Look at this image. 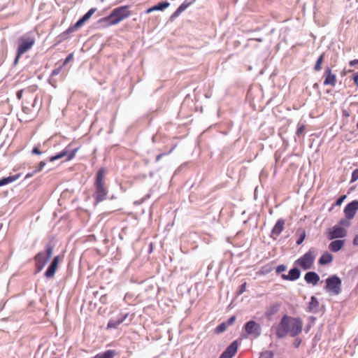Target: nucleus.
Segmentation results:
<instances>
[{"label": "nucleus", "instance_id": "obj_6", "mask_svg": "<svg viewBox=\"0 0 358 358\" xmlns=\"http://www.w3.org/2000/svg\"><path fill=\"white\" fill-rule=\"evenodd\" d=\"M326 284V291L331 294L337 295L341 292V280L338 276L333 275L327 278Z\"/></svg>", "mask_w": 358, "mask_h": 358}, {"label": "nucleus", "instance_id": "obj_12", "mask_svg": "<svg viewBox=\"0 0 358 358\" xmlns=\"http://www.w3.org/2000/svg\"><path fill=\"white\" fill-rule=\"evenodd\" d=\"M77 150H78V148H76L73 150L69 152V150L65 149L63 151H62L60 153L57 154V155H55V156L50 157V161L54 162V161L61 159L65 156H67L66 160L69 161L75 157Z\"/></svg>", "mask_w": 358, "mask_h": 358}, {"label": "nucleus", "instance_id": "obj_37", "mask_svg": "<svg viewBox=\"0 0 358 358\" xmlns=\"http://www.w3.org/2000/svg\"><path fill=\"white\" fill-rule=\"evenodd\" d=\"M236 321V316L233 315L231 316L227 321V326L231 325L234 323Z\"/></svg>", "mask_w": 358, "mask_h": 358}, {"label": "nucleus", "instance_id": "obj_7", "mask_svg": "<svg viewBox=\"0 0 358 358\" xmlns=\"http://www.w3.org/2000/svg\"><path fill=\"white\" fill-rule=\"evenodd\" d=\"M244 329L246 333L245 335L243 334V337L247 338L249 336L256 338L261 334V327L255 321L250 320L245 323Z\"/></svg>", "mask_w": 358, "mask_h": 358}, {"label": "nucleus", "instance_id": "obj_42", "mask_svg": "<svg viewBox=\"0 0 358 358\" xmlns=\"http://www.w3.org/2000/svg\"><path fill=\"white\" fill-rule=\"evenodd\" d=\"M305 129V127L303 125H301L300 127H299L298 129H297V134H299L301 133H302Z\"/></svg>", "mask_w": 358, "mask_h": 358}, {"label": "nucleus", "instance_id": "obj_28", "mask_svg": "<svg viewBox=\"0 0 358 358\" xmlns=\"http://www.w3.org/2000/svg\"><path fill=\"white\" fill-rule=\"evenodd\" d=\"M185 10V9L184 6H181V5H180V6L177 8V10H176L173 13V15H171V18H175V17H178V16L180 15V13H181L182 12H183Z\"/></svg>", "mask_w": 358, "mask_h": 358}, {"label": "nucleus", "instance_id": "obj_15", "mask_svg": "<svg viewBox=\"0 0 358 358\" xmlns=\"http://www.w3.org/2000/svg\"><path fill=\"white\" fill-rule=\"evenodd\" d=\"M336 83V76L331 73L330 68H327L325 71V79L324 81V85L335 86Z\"/></svg>", "mask_w": 358, "mask_h": 358}, {"label": "nucleus", "instance_id": "obj_49", "mask_svg": "<svg viewBox=\"0 0 358 358\" xmlns=\"http://www.w3.org/2000/svg\"><path fill=\"white\" fill-rule=\"evenodd\" d=\"M304 236H302L301 238H299V239L296 241V243H297L298 245L301 244V243L303 242V239H304Z\"/></svg>", "mask_w": 358, "mask_h": 358}, {"label": "nucleus", "instance_id": "obj_40", "mask_svg": "<svg viewBox=\"0 0 358 358\" xmlns=\"http://www.w3.org/2000/svg\"><path fill=\"white\" fill-rule=\"evenodd\" d=\"M246 282H244L241 286V288H240V291H239V294H242L245 291V288H246Z\"/></svg>", "mask_w": 358, "mask_h": 358}, {"label": "nucleus", "instance_id": "obj_16", "mask_svg": "<svg viewBox=\"0 0 358 358\" xmlns=\"http://www.w3.org/2000/svg\"><path fill=\"white\" fill-rule=\"evenodd\" d=\"M301 275L300 271L297 268H293L289 270L287 275H282V278L287 280H296L299 278Z\"/></svg>", "mask_w": 358, "mask_h": 358}, {"label": "nucleus", "instance_id": "obj_51", "mask_svg": "<svg viewBox=\"0 0 358 358\" xmlns=\"http://www.w3.org/2000/svg\"><path fill=\"white\" fill-rule=\"evenodd\" d=\"M334 206H331V208L329 209V210H331L334 208Z\"/></svg>", "mask_w": 358, "mask_h": 358}, {"label": "nucleus", "instance_id": "obj_44", "mask_svg": "<svg viewBox=\"0 0 358 358\" xmlns=\"http://www.w3.org/2000/svg\"><path fill=\"white\" fill-rule=\"evenodd\" d=\"M21 55H19V52L17 51V56H16V57H15V61H14L15 64H17L18 60H19V59H20V56H21Z\"/></svg>", "mask_w": 358, "mask_h": 358}, {"label": "nucleus", "instance_id": "obj_33", "mask_svg": "<svg viewBox=\"0 0 358 358\" xmlns=\"http://www.w3.org/2000/svg\"><path fill=\"white\" fill-rule=\"evenodd\" d=\"M45 165V162H41L40 164L34 169V172L37 173V172L41 171Z\"/></svg>", "mask_w": 358, "mask_h": 358}, {"label": "nucleus", "instance_id": "obj_26", "mask_svg": "<svg viewBox=\"0 0 358 358\" xmlns=\"http://www.w3.org/2000/svg\"><path fill=\"white\" fill-rule=\"evenodd\" d=\"M170 3L169 2H162L155 6V10H163L164 9L168 8Z\"/></svg>", "mask_w": 358, "mask_h": 358}, {"label": "nucleus", "instance_id": "obj_9", "mask_svg": "<svg viewBox=\"0 0 358 358\" xmlns=\"http://www.w3.org/2000/svg\"><path fill=\"white\" fill-rule=\"evenodd\" d=\"M347 235V231L341 226H334L328 230V238L333 240L338 238H344Z\"/></svg>", "mask_w": 358, "mask_h": 358}, {"label": "nucleus", "instance_id": "obj_14", "mask_svg": "<svg viewBox=\"0 0 358 358\" xmlns=\"http://www.w3.org/2000/svg\"><path fill=\"white\" fill-rule=\"evenodd\" d=\"M59 260V256H56L54 257L51 264L50 265L48 270L45 273V275L46 278H50L54 276L58 266Z\"/></svg>", "mask_w": 358, "mask_h": 358}, {"label": "nucleus", "instance_id": "obj_2", "mask_svg": "<svg viewBox=\"0 0 358 358\" xmlns=\"http://www.w3.org/2000/svg\"><path fill=\"white\" fill-rule=\"evenodd\" d=\"M105 171L103 169H101L99 171L96 175V192L94 194V198L96 199V202L99 203L106 199L107 196V189L104 187L103 184V176Z\"/></svg>", "mask_w": 358, "mask_h": 358}, {"label": "nucleus", "instance_id": "obj_19", "mask_svg": "<svg viewBox=\"0 0 358 358\" xmlns=\"http://www.w3.org/2000/svg\"><path fill=\"white\" fill-rule=\"evenodd\" d=\"M285 221L283 220H278L275 226L272 229L271 234L273 236H279L284 229Z\"/></svg>", "mask_w": 358, "mask_h": 358}, {"label": "nucleus", "instance_id": "obj_45", "mask_svg": "<svg viewBox=\"0 0 358 358\" xmlns=\"http://www.w3.org/2000/svg\"><path fill=\"white\" fill-rule=\"evenodd\" d=\"M36 173V172H34V170L32 172L27 173V174L26 175L25 178H31V177H32V176H33Z\"/></svg>", "mask_w": 358, "mask_h": 358}, {"label": "nucleus", "instance_id": "obj_17", "mask_svg": "<svg viewBox=\"0 0 358 358\" xmlns=\"http://www.w3.org/2000/svg\"><path fill=\"white\" fill-rule=\"evenodd\" d=\"M304 279L307 283L315 285L320 280V276L315 272L310 271L306 273Z\"/></svg>", "mask_w": 358, "mask_h": 358}, {"label": "nucleus", "instance_id": "obj_46", "mask_svg": "<svg viewBox=\"0 0 358 358\" xmlns=\"http://www.w3.org/2000/svg\"><path fill=\"white\" fill-rule=\"evenodd\" d=\"M155 10H155V6H152V7H151V8H148V9L146 10V13H151V12H152V11H155Z\"/></svg>", "mask_w": 358, "mask_h": 358}, {"label": "nucleus", "instance_id": "obj_35", "mask_svg": "<svg viewBox=\"0 0 358 358\" xmlns=\"http://www.w3.org/2000/svg\"><path fill=\"white\" fill-rule=\"evenodd\" d=\"M345 198H346V195L342 196L338 199H337L335 205L336 206L341 205V203L343 202V201L345 199Z\"/></svg>", "mask_w": 358, "mask_h": 358}, {"label": "nucleus", "instance_id": "obj_27", "mask_svg": "<svg viewBox=\"0 0 358 358\" xmlns=\"http://www.w3.org/2000/svg\"><path fill=\"white\" fill-rule=\"evenodd\" d=\"M227 327V323L222 322L216 327L215 332L217 334H220L226 330Z\"/></svg>", "mask_w": 358, "mask_h": 358}, {"label": "nucleus", "instance_id": "obj_21", "mask_svg": "<svg viewBox=\"0 0 358 358\" xmlns=\"http://www.w3.org/2000/svg\"><path fill=\"white\" fill-rule=\"evenodd\" d=\"M333 260V256L329 252H324L319 259V264L321 265H325L329 264Z\"/></svg>", "mask_w": 358, "mask_h": 358}, {"label": "nucleus", "instance_id": "obj_34", "mask_svg": "<svg viewBox=\"0 0 358 358\" xmlns=\"http://www.w3.org/2000/svg\"><path fill=\"white\" fill-rule=\"evenodd\" d=\"M285 270H286V266L284 265H279L276 267V272L278 273L285 271Z\"/></svg>", "mask_w": 358, "mask_h": 358}, {"label": "nucleus", "instance_id": "obj_24", "mask_svg": "<svg viewBox=\"0 0 358 358\" xmlns=\"http://www.w3.org/2000/svg\"><path fill=\"white\" fill-rule=\"evenodd\" d=\"M85 22L83 17L80 18L79 20L77 21V22L73 25V27H70L67 31L71 32L76 29L77 28L80 27Z\"/></svg>", "mask_w": 358, "mask_h": 358}, {"label": "nucleus", "instance_id": "obj_43", "mask_svg": "<svg viewBox=\"0 0 358 358\" xmlns=\"http://www.w3.org/2000/svg\"><path fill=\"white\" fill-rule=\"evenodd\" d=\"M41 152L38 148H34L32 150V154L40 155Z\"/></svg>", "mask_w": 358, "mask_h": 358}, {"label": "nucleus", "instance_id": "obj_5", "mask_svg": "<svg viewBox=\"0 0 358 358\" xmlns=\"http://www.w3.org/2000/svg\"><path fill=\"white\" fill-rule=\"evenodd\" d=\"M52 255V248L48 246L45 252H41L35 257L36 266L38 271H41Z\"/></svg>", "mask_w": 358, "mask_h": 358}, {"label": "nucleus", "instance_id": "obj_38", "mask_svg": "<svg viewBox=\"0 0 358 358\" xmlns=\"http://www.w3.org/2000/svg\"><path fill=\"white\" fill-rule=\"evenodd\" d=\"M61 70H62V67L54 69L51 73V76H55L58 75L61 72Z\"/></svg>", "mask_w": 358, "mask_h": 358}, {"label": "nucleus", "instance_id": "obj_10", "mask_svg": "<svg viewBox=\"0 0 358 358\" xmlns=\"http://www.w3.org/2000/svg\"><path fill=\"white\" fill-rule=\"evenodd\" d=\"M358 210V201L354 200L346 205L344 208V213L347 219L352 220Z\"/></svg>", "mask_w": 358, "mask_h": 358}, {"label": "nucleus", "instance_id": "obj_29", "mask_svg": "<svg viewBox=\"0 0 358 358\" xmlns=\"http://www.w3.org/2000/svg\"><path fill=\"white\" fill-rule=\"evenodd\" d=\"M96 11V8H92L90 9L83 16V17L85 21L89 20L90 17L94 14V13Z\"/></svg>", "mask_w": 358, "mask_h": 358}, {"label": "nucleus", "instance_id": "obj_23", "mask_svg": "<svg viewBox=\"0 0 358 358\" xmlns=\"http://www.w3.org/2000/svg\"><path fill=\"white\" fill-rule=\"evenodd\" d=\"M318 306H319V302H318V300L317 299V298L315 296H312L310 299V301L309 303L308 310L310 312H312L314 310H315L318 307Z\"/></svg>", "mask_w": 358, "mask_h": 358}, {"label": "nucleus", "instance_id": "obj_39", "mask_svg": "<svg viewBox=\"0 0 358 358\" xmlns=\"http://www.w3.org/2000/svg\"><path fill=\"white\" fill-rule=\"evenodd\" d=\"M352 79L357 87H358V73L353 75Z\"/></svg>", "mask_w": 358, "mask_h": 358}, {"label": "nucleus", "instance_id": "obj_48", "mask_svg": "<svg viewBox=\"0 0 358 358\" xmlns=\"http://www.w3.org/2000/svg\"><path fill=\"white\" fill-rule=\"evenodd\" d=\"M164 154H163V153H161V154L158 155L157 156V157H156V161H157V162L159 161V160H160V159H161V158L162 157V156H164Z\"/></svg>", "mask_w": 358, "mask_h": 358}, {"label": "nucleus", "instance_id": "obj_25", "mask_svg": "<svg viewBox=\"0 0 358 358\" xmlns=\"http://www.w3.org/2000/svg\"><path fill=\"white\" fill-rule=\"evenodd\" d=\"M323 59H324V54L321 55L316 62V64L314 67V69L316 71L321 70V66L323 62Z\"/></svg>", "mask_w": 358, "mask_h": 358}, {"label": "nucleus", "instance_id": "obj_11", "mask_svg": "<svg viewBox=\"0 0 358 358\" xmlns=\"http://www.w3.org/2000/svg\"><path fill=\"white\" fill-rule=\"evenodd\" d=\"M238 343L237 341H233L227 349L222 352L220 358H232L237 352Z\"/></svg>", "mask_w": 358, "mask_h": 358}, {"label": "nucleus", "instance_id": "obj_22", "mask_svg": "<svg viewBox=\"0 0 358 358\" xmlns=\"http://www.w3.org/2000/svg\"><path fill=\"white\" fill-rule=\"evenodd\" d=\"M19 176H11L0 180V186H3L16 180Z\"/></svg>", "mask_w": 358, "mask_h": 358}, {"label": "nucleus", "instance_id": "obj_30", "mask_svg": "<svg viewBox=\"0 0 358 358\" xmlns=\"http://www.w3.org/2000/svg\"><path fill=\"white\" fill-rule=\"evenodd\" d=\"M196 0H185V1L181 4V6H184L186 10L189 6H191Z\"/></svg>", "mask_w": 358, "mask_h": 358}, {"label": "nucleus", "instance_id": "obj_31", "mask_svg": "<svg viewBox=\"0 0 358 358\" xmlns=\"http://www.w3.org/2000/svg\"><path fill=\"white\" fill-rule=\"evenodd\" d=\"M358 180V169L353 171L352 173L351 182H355Z\"/></svg>", "mask_w": 358, "mask_h": 358}, {"label": "nucleus", "instance_id": "obj_41", "mask_svg": "<svg viewBox=\"0 0 358 358\" xmlns=\"http://www.w3.org/2000/svg\"><path fill=\"white\" fill-rule=\"evenodd\" d=\"M349 64H350V66H355V65L358 64V59L351 60L349 62Z\"/></svg>", "mask_w": 358, "mask_h": 358}, {"label": "nucleus", "instance_id": "obj_32", "mask_svg": "<svg viewBox=\"0 0 358 358\" xmlns=\"http://www.w3.org/2000/svg\"><path fill=\"white\" fill-rule=\"evenodd\" d=\"M350 220H348V219H342L340 222H339V225L341 227V226H345V227H348L350 226Z\"/></svg>", "mask_w": 358, "mask_h": 358}, {"label": "nucleus", "instance_id": "obj_3", "mask_svg": "<svg viewBox=\"0 0 358 358\" xmlns=\"http://www.w3.org/2000/svg\"><path fill=\"white\" fill-rule=\"evenodd\" d=\"M130 15L131 12L129 10V6H120L112 11L108 17V20L110 21V24L114 25L126 19Z\"/></svg>", "mask_w": 358, "mask_h": 358}, {"label": "nucleus", "instance_id": "obj_4", "mask_svg": "<svg viewBox=\"0 0 358 358\" xmlns=\"http://www.w3.org/2000/svg\"><path fill=\"white\" fill-rule=\"evenodd\" d=\"M315 258V251L314 250L310 249L301 257L298 259L296 262V264L301 267L303 270H308L312 267Z\"/></svg>", "mask_w": 358, "mask_h": 358}, {"label": "nucleus", "instance_id": "obj_13", "mask_svg": "<svg viewBox=\"0 0 358 358\" xmlns=\"http://www.w3.org/2000/svg\"><path fill=\"white\" fill-rule=\"evenodd\" d=\"M129 313H121L117 319H112L108 323V328H116L118 325L126 321Z\"/></svg>", "mask_w": 358, "mask_h": 358}, {"label": "nucleus", "instance_id": "obj_50", "mask_svg": "<svg viewBox=\"0 0 358 358\" xmlns=\"http://www.w3.org/2000/svg\"><path fill=\"white\" fill-rule=\"evenodd\" d=\"M17 96H18L19 98L21 96V94H20V92L17 93Z\"/></svg>", "mask_w": 358, "mask_h": 358}, {"label": "nucleus", "instance_id": "obj_20", "mask_svg": "<svg viewBox=\"0 0 358 358\" xmlns=\"http://www.w3.org/2000/svg\"><path fill=\"white\" fill-rule=\"evenodd\" d=\"M345 241L343 240H336L330 243L329 248L334 252H338L343 246Z\"/></svg>", "mask_w": 358, "mask_h": 358}, {"label": "nucleus", "instance_id": "obj_8", "mask_svg": "<svg viewBox=\"0 0 358 358\" xmlns=\"http://www.w3.org/2000/svg\"><path fill=\"white\" fill-rule=\"evenodd\" d=\"M35 43V38L32 36H24L19 38V46L17 48V51L19 52V55H23Z\"/></svg>", "mask_w": 358, "mask_h": 358}, {"label": "nucleus", "instance_id": "obj_47", "mask_svg": "<svg viewBox=\"0 0 358 358\" xmlns=\"http://www.w3.org/2000/svg\"><path fill=\"white\" fill-rule=\"evenodd\" d=\"M353 244L355 245H358V234L355 236V238L353 240Z\"/></svg>", "mask_w": 358, "mask_h": 358}, {"label": "nucleus", "instance_id": "obj_18", "mask_svg": "<svg viewBox=\"0 0 358 358\" xmlns=\"http://www.w3.org/2000/svg\"><path fill=\"white\" fill-rule=\"evenodd\" d=\"M280 303H274L271 304L265 312V315L267 318H270L271 316L275 315L280 310Z\"/></svg>", "mask_w": 358, "mask_h": 358}, {"label": "nucleus", "instance_id": "obj_1", "mask_svg": "<svg viewBox=\"0 0 358 358\" xmlns=\"http://www.w3.org/2000/svg\"><path fill=\"white\" fill-rule=\"evenodd\" d=\"M303 322L301 318L285 315L276 328V335L278 338H284L288 334L294 337L301 332Z\"/></svg>", "mask_w": 358, "mask_h": 358}, {"label": "nucleus", "instance_id": "obj_36", "mask_svg": "<svg viewBox=\"0 0 358 358\" xmlns=\"http://www.w3.org/2000/svg\"><path fill=\"white\" fill-rule=\"evenodd\" d=\"M73 53L69 55V56L65 59L63 65L67 64L73 59Z\"/></svg>", "mask_w": 358, "mask_h": 358}]
</instances>
